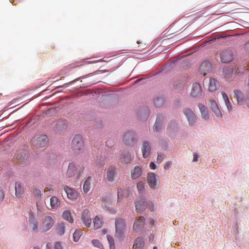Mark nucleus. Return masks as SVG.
<instances>
[{"label":"nucleus","instance_id":"f257e3e1","mask_svg":"<svg viewBox=\"0 0 249 249\" xmlns=\"http://www.w3.org/2000/svg\"><path fill=\"white\" fill-rule=\"evenodd\" d=\"M84 170L82 165L76 166L73 162L69 163L68 169L65 173V177L67 178L78 179Z\"/></svg>","mask_w":249,"mask_h":249},{"label":"nucleus","instance_id":"f03ea898","mask_svg":"<svg viewBox=\"0 0 249 249\" xmlns=\"http://www.w3.org/2000/svg\"><path fill=\"white\" fill-rule=\"evenodd\" d=\"M115 236L119 240L122 241L124 238V231L126 227L125 221L122 218H117L115 220Z\"/></svg>","mask_w":249,"mask_h":249},{"label":"nucleus","instance_id":"7ed1b4c3","mask_svg":"<svg viewBox=\"0 0 249 249\" xmlns=\"http://www.w3.org/2000/svg\"><path fill=\"white\" fill-rule=\"evenodd\" d=\"M71 147L76 154H79L82 151L84 147V141L81 135H75L71 142Z\"/></svg>","mask_w":249,"mask_h":249},{"label":"nucleus","instance_id":"20e7f679","mask_svg":"<svg viewBox=\"0 0 249 249\" xmlns=\"http://www.w3.org/2000/svg\"><path fill=\"white\" fill-rule=\"evenodd\" d=\"M124 143L128 146H133L137 142V137L134 131L126 132L123 137Z\"/></svg>","mask_w":249,"mask_h":249},{"label":"nucleus","instance_id":"39448f33","mask_svg":"<svg viewBox=\"0 0 249 249\" xmlns=\"http://www.w3.org/2000/svg\"><path fill=\"white\" fill-rule=\"evenodd\" d=\"M183 114L185 116L189 124L191 126H194L197 121V117L195 112V110L187 108L183 110Z\"/></svg>","mask_w":249,"mask_h":249},{"label":"nucleus","instance_id":"423d86ee","mask_svg":"<svg viewBox=\"0 0 249 249\" xmlns=\"http://www.w3.org/2000/svg\"><path fill=\"white\" fill-rule=\"evenodd\" d=\"M107 179L109 182H113L118 178V173L117 168L115 166H110L108 167L106 172Z\"/></svg>","mask_w":249,"mask_h":249},{"label":"nucleus","instance_id":"0eeeda50","mask_svg":"<svg viewBox=\"0 0 249 249\" xmlns=\"http://www.w3.org/2000/svg\"><path fill=\"white\" fill-rule=\"evenodd\" d=\"M159 180V176L154 173H148L147 175V182L151 189L156 188Z\"/></svg>","mask_w":249,"mask_h":249},{"label":"nucleus","instance_id":"6e6552de","mask_svg":"<svg viewBox=\"0 0 249 249\" xmlns=\"http://www.w3.org/2000/svg\"><path fill=\"white\" fill-rule=\"evenodd\" d=\"M54 221L50 216H45L42 220L41 228L43 231H46L50 230L53 225Z\"/></svg>","mask_w":249,"mask_h":249},{"label":"nucleus","instance_id":"1a4fd4ad","mask_svg":"<svg viewBox=\"0 0 249 249\" xmlns=\"http://www.w3.org/2000/svg\"><path fill=\"white\" fill-rule=\"evenodd\" d=\"M48 142V139L46 135H41L37 137L34 141V145L37 148L45 146Z\"/></svg>","mask_w":249,"mask_h":249},{"label":"nucleus","instance_id":"9d476101","mask_svg":"<svg viewBox=\"0 0 249 249\" xmlns=\"http://www.w3.org/2000/svg\"><path fill=\"white\" fill-rule=\"evenodd\" d=\"M209 105L211 109L213 110L215 116L217 118H221L222 117V112L214 100H210Z\"/></svg>","mask_w":249,"mask_h":249},{"label":"nucleus","instance_id":"9b49d317","mask_svg":"<svg viewBox=\"0 0 249 249\" xmlns=\"http://www.w3.org/2000/svg\"><path fill=\"white\" fill-rule=\"evenodd\" d=\"M81 219L85 226L87 228L90 227L91 223V219L90 213L88 209H85L82 212Z\"/></svg>","mask_w":249,"mask_h":249},{"label":"nucleus","instance_id":"f8f14e48","mask_svg":"<svg viewBox=\"0 0 249 249\" xmlns=\"http://www.w3.org/2000/svg\"><path fill=\"white\" fill-rule=\"evenodd\" d=\"M220 58L222 63H229L233 59V55L231 51L226 50L220 53Z\"/></svg>","mask_w":249,"mask_h":249},{"label":"nucleus","instance_id":"ddd939ff","mask_svg":"<svg viewBox=\"0 0 249 249\" xmlns=\"http://www.w3.org/2000/svg\"><path fill=\"white\" fill-rule=\"evenodd\" d=\"M147 206V203L146 199L143 197L138 198L135 203L136 211L140 212L144 211L146 209Z\"/></svg>","mask_w":249,"mask_h":249},{"label":"nucleus","instance_id":"4468645a","mask_svg":"<svg viewBox=\"0 0 249 249\" xmlns=\"http://www.w3.org/2000/svg\"><path fill=\"white\" fill-rule=\"evenodd\" d=\"M145 218L143 217H140L139 218L136 219L133 224V230L136 232H140L143 228Z\"/></svg>","mask_w":249,"mask_h":249},{"label":"nucleus","instance_id":"2eb2a0df","mask_svg":"<svg viewBox=\"0 0 249 249\" xmlns=\"http://www.w3.org/2000/svg\"><path fill=\"white\" fill-rule=\"evenodd\" d=\"M64 190L67 194V197L69 199L74 200L78 198V194L73 189L68 186H66L64 187Z\"/></svg>","mask_w":249,"mask_h":249},{"label":"nucleus","instance_id":"dca6fc26","mask_svg":"<svg viewBox=\"0 0 249 249\" xmlns=\"http://www.w3.org/2000/svg\"><path fill=\"white\" fill-rule=\"evenodd\" d=\"M212 70V65L209 62H203L199 68V71L201 74L206 75L207 73L209 72Z\"/></svg>","mask_w":249,"mask_h":249},{"label":"nucleus","instance_id":"f3484780","mask_svg":"<svg viewBox=\"0 0 249 249\" xmlns=\"http://www.w3.org/2000/svg\"><path fill=\"white\" fill-rule=\"evenodd\" d=\"M234 97L236 99L238 104L243 105L245 103V96L243 93L238 89L234 90Z\"/></svg>","mask_w":249,"mask_h":249},{"label":"nucleus","instance_id":"a211bd4d","mask_svg":"<svg viewBox=\"0 0 249 249\" xmlns=\"http://www.w3.org/2000/svg\"><path fill=\"white\" fill-rule=\"evenodd\" d=\"M144 245V238L142 237H138L134 240L132 249H143Z\"/></svg>","mask_w":249,"mask_h":249},{"label":"nucleus","instance_id":"6ab92c4d","mask_svg":"<svg viewBox=\"0 0 249 249\" xmlns=\"http://www.w3.org/2000/svg\"><path fill=\"white\" fill-rule=\"evenodd\" d=\"M142 174V169L141 166H136L131 171V178L132 179L138 178Z\"/></svg>","mask_w":249,"mask_h":249},{"label":"nucleus","instance_id":"aec40b11","mask_svg":"<svg viewBox=\"0 0 249 249\" xmlns=\"http://www.w3.org/2000/svg\"><path fill=\"white\" fill-rule=\"evenodd\" d=\"M198 107L201 112V117L203 119L208 120L210 118V114L207 107L201 104H199Z\"/></svg>","mask_w":249,"mask_h":249},{"label":"nucleus","instance_id":"412c9836","mask_svg":"<svg viewBox=\"0 0 249 249\" xmlns=\"http://www.w3.org/2000/svg\"><path fill=\"white\" fill-rule=\"evenodd\" d=\"M201 94V88L200 85L197 83H194L192 86L190 93L191 95L193 97H196L200 95Z\"/></svg>","mask_w":249,"mask_h":249},{"label":"nucleus","instance_id":"4be33fe9","mask_svg":"<svg viewBox=\"0 0 249 249\" xmlns=\"http://www.w3.org/2000/svg\"><path fill=\"white\" fill-rule=\"evenodd\" d=\"M142 150L144 158H146L149 156L151 152V146L149 142L147 141L143 142Z\"/></svg>","mask_w":249,"mask_h":249},{"label":"nucleus","instance_id":"5701e85b","mask_svg":"<svg viewBox=\"0 0 249 249\" xmlns=\"http://www.w3.org/2000/svg\"><path fill=\"white\" fill-rule=\"evenodd\" d=\"M24 189L20 182H16L15 184V195L16 197L21 198L24 195Z\"/></svg>","mask_w":249,"mask_h":249},{"label":"nucleus","instance_id":"b1692460","mask_svg":"<svg viewBox=\"0 0 249 249\" xmlns=\"http://www.w3.org/2000/svg\"><path fill=\"white\" fill-rule=\"evenodd\" d=\"M219 83L215 79L213 78L210 79L209 84L208 86V90L209 91H215L219 88Z\"/></svg>","mask_w":249,"mask_h":249},{"label":"nucleus","instance_id":"393cba45","mask_svg":"<svg viewBox=\"0 0 249 249\" xmlns=\"http://www.w3.org/2000/svg\"><path fill=\"white\" fill-rule=\"evenodd\" d=\"M50 205L52 209H57L60 205V201L56 196H53L50 198Z\"/></svg>","mask_w":249,"mask_h":249},{"label":"nucleus","instance_id":"a878e982","mask_svg":"<svg viewBox=\"0 0 249 249\" xmlns=\"http://www.w3.org/2000/svg\"><path fill=\"white\" fill-rule=\"evenodd\" d=\"M134 156L128 153H124L121 158V161L125 163H128L133 159Z\"/></svg>","mask_w":249,"mask_h":249},{"label":"nucleus","instance_id":"bb28decb","mask_svg":"<svg viewBox=\"0 0 249 249\" xmlns=\"http://www.w3.org/2000/svg\"><path fill=\"white\" fill-rule=\"evenodd\" d=\"M93 224L95 229H98L101 228L103 224L102 217L97 215L93 219Z\"/></svg>","mask_w":249,"mask_h":249},{"label":"nucleus","instance_id":"cd10ccee","mask_svg":"<svg viewBox=\"0 0 249 249\" xmlns=\"http://www.w3.org/2000/svg\"><path fill=\"white\" fill-rule=\"evenodd\" d=\"M180 28V26H179L178 24H173L168 29L167 33L169 35L176 34L179 31Z\"/></svg>","mask_w":249,"mask_h":249},{"label":"nucleus","instance_id":"c85d7f7f","mask_svg":"<svg viewBox=\"0 0 249 249\" xmlns=\"http://www.w3.org/2000/svg\"><path fill=\"white\" fill-rule=\"evenodd\" d=\"M91 179L90 177H88L84 181L83 191L85 193H87L90 190Z\"/></svg>","mask_w":249,"mask_h":249},{"label":"nucleus","instance_id":"c756f323","mask_svg":"<svg viewBox=\"0 0 249 249\" xmlns=\"http://www.w3.org/2000/svg\"><path fill=\"white\" fill-rule=\"evenodd\" d=\"M29 226L31 230L37 232L38 231V222L34 218H30L29 221Z\"/></svg>","mask_w":249,"mask_h":249},{"label":"nucleus","instance_id":"7c9ffc66","mask_svg":"<svg viewBox=\"0 0 249 249\" xmlns=\"http://www.w3.org/2000/svg\"><path fill=\"white\" fill-rule=\"evenodd\" d=\"M62 217L69 221L70 223H72L73 222V219L71 214V213L70 211L66 210L62 214Z\"/></svg>","mask_w":249,"mask_h":249},{"label":"nucleus","instance_id":"2f4dec72","mask_svg":"<svg viewBox=\"0 0 249 249\" xmlns=\"http://www.w3.org/2000/svg\"><path fill=\"white\" fill-rule=\"evenodd\" d=\"M164 103V99L162 97H157L154 100V104L157 107H161Z\"/></svg>","mask_w":249,"mask_h":249},{"label":"nucleus","instance_id":"473e14b6","mask_svg":"<svg viewBox=\"0 0 249 249\" xmlns=\"http://www.w3.org/2000/svg\"><path fill=\"white\" fill-rule=\"evenodd\" d=\"M83 233L81 230H75L73 234V239L75 242H77Z\"/></svg>","mask_w":249,"mask_h":249},{"label":"nucleus","instance_id":"72a5a7b5","mask_svg":"<svg viewBox=\"0 0 249 249\" xmlns=\"http://www.w3.org/2000/svg\"><path fill=\"white\" fill-rule=\"evenodd\" d=\"M223 73L225 77L228 78L231 76L232 74V70L228 67L223 68Z\"/></svg>","mask_w":249,"mask_h":249},{"label":"nucleus","instance_id":"f704fd0d","mask_svg":"<svg viewBox=\"0 0 249 249\" xmlns=\"http://www.w3.org/2000/svg\"><path fill=\"white\" fill-rule=\"evenodd\" d=\"M57 231L60 235L63 234L65 232V225L63 223H59L57 226Z\"/></svg>","mask_w":249,"mask_h":249},{"label":"nucleus","instance_id":"c9c22d12","mask_svg":"<svg viewBox=\"0 0 249 249\" xmlns=\"http://www.w3.org/2000/svg\"><path fill=\"white\" fill-rule=\"evenodd\" d=\"M137 189L140 193H143L145 190V183L143 181H139L137 184Z\"/></svg>","mask_w":249,"mask_h":249},{"label":"nucleus","instance_id":"e433bc0d","mask_svg":"<svg viewBox=\"0 0 249 249\" xmlns=\"http://www.w3.org/2000/svg\"><path fill=\"white\" fill-rule=\"evenodd\" d=\"M33 193L35 197L38 199L40 198L41 196V192L38 188L37 187H34L33 189Z\"/></svg>","mask_w":249,"mask_h":249},{"label":"nucleus","instance_id":"4c0bfd02","mask_svg":"<svg viewBox=\"0 0 249 249\" xmlns=\"http://www.w3.org/2000/svg\"><path fill=\"white\" fill-rule=\"evenodd\" d=\"M107 239L110 245V249H115V244L113 237L109 235H107Z\"/></svg>","mask_w":249,"mask_h":249},{"label":"nucleus","instance_id":"58836bf2","mask_svg":"<svg viewBox=\"0 0 249 249\" xmlns=\"http://www.w3.org/2000/svg\"><path fill=\"white\" fill-rule=\"evenodd\" d=\"M92 243L94 246L97 247L100 249H104L103 246L101 242L96 239H94L92 241Z\"/></svg>","mask_w":249,"mask_h":249},{"label":"nucleus","instance_id":"ea45409f","mask_svg":"<svg viewBox=\"0 0 249 249\" xmlns=\"http://www.w3.org/2000/svg\"><path fill=\"white\" fill-rule=\"evenodd\" d=\"M161 128V124L160 122V121H158V118H157L156 121V122L154 124V130L158 132L160 130Z\"/></svg>","mask_w":249,"mask_h":249},{"label":"nucleus","instance_id":"a19ab883","mask_svg":"<svg viewBox=\"0 0 249 249\" xmlns=\"http://www.w3.org/2000/svg\"><path fill=\"white\" fill-rule=\"evenodd\" d=\"M123 189L121 188H118L117 189V193H118V202L122 199L123 197V195L122 194Z\"/></svg>","mask_w":249,"mask_h":249},{"label":"nucleus","instance_id":"79ce46f5","mask_svg":"<svg viewBox=\"0 0 249 249\" xmlns=\"http://www.w3.org/2000/svg\"><path fill=\"white\" fill-rule=\"evenodd\" d=\"M91 93V92L89 89H88L82 92H77L76 93V96L79 97L83 96V95H87Z\"/></svg>","mask_w":249,"mask_h":249},{"label":"nucleus","instance_id":"37998d69","mask_svg":"<svg viewBox=\"0 0 249 249\" xmlns=\"http://www.w3.org/2000/svg\"><path fill=\"white\" fill-rule=\"evenodd\" d=\"M104 61L103 59H98V60H94L92 61H86L84 60V64H89L91 63H95L99 62H102Z\"/></svg>","mask_w":249,"mask_h":249},{"label":"nucleus","instance_id":"c03bdc74","mask_svg":"<svg viewBox=\"0 0 249 249\" xmlns=\"http://www.w3.org/2000/svg\"><path fill=\"white\" fill-rule=\"evenodd\" d=\"M225 103L227 106V109L229 111H231L232 110V106L230 101H227L225 102Z\"/></svg>","mask_w":249,"mask_h":249},{"label":"nucleus","instance_id":"a18cd8bd","mask_svg":"<svg viewBox=\"0 0 249 249\" xmlns=\"http://www.w3.org/2000/svg\"><path fill=\"white\" fill-rule=\"evenodd\" d=\"M244 101H245L244 104H246L247 107L248 108H249V94H248L245 96V99Z\"/></svg>","mask_w":249,"mask_h":249},{"label":"nucleus","instance_id":"49530a36","mask_svg":"<svg viewBox=\"0 0 249 249\" xmlns=\"http://www.w3.org/2000/svg\"><path fill=\"white\" fill-rule=\"evenodd\" d=\"M104 71H95L94 72H93L92 73H91L88 74L87 75H84L83 76H82L81 78H86V77H87V76H88L89 75H91L93 74H96V73H100V72H103Z\"/></svg>","mask_w":249,"mask_h":249},{"label":"nucleus","instance_id":"de8ad7c7","mask_svg":"<svg viewBox=\"0 0 249 249\" xmlns=\"http://www.w3.org/2000/svg\"><path fill=\"white\" fill-rule=\"evenodd\" d=\"M54 249H63L60 242H56L54 245Z\"/></svg>","mask_w":249,"mask_h":249},{"label":"nucleus","instance_id":"09e8293b","mask_svg":"<svg viewBox=\"0 0 249 249\" xmlns=\"http://www.w3.org/2000/svg\"><path fill=\"white\" fill-rule=\"evenodd\" d=\"M164 157V156L163 154H158L157 157L158 162H161L163 160Z\"/></svg>","mask_w":249,"mask_h":249},{"label":"nucleus","instance_id":"8fccbe9b","mask_svg":"<svg viewBox=\"0 0 249 249\" xmlns=\"http://www.w3.org/2000/svg\"><path fill=\"white\" fill-rule=\"evenodd\" d=\"M172 165V162L171 161H168L166 163V164L164 165V168L165 170H167L169 169Z\"/></svg>","mask_w":249,"mask_h":249},{"label":"nucleus","instance_id":"3c124183","mask_svg":"<svg viewBox=\"0 0 249 249\" xmlns=\"http://www.w3.org/2000/svg\"><path fill=\"white\" fill-rule=\"evenodd\" d=\"M4 197V194L3 191L0 189V202H2Z\"/></svg>","mask_w":249,"mask_h":249},{"label":"nucleus","instance_id":"603ef678","mask_svg":"<svg viewBox=\"0 0 249 249\" xmlns=\"http://www.w3.org/2000/svg\"><path fill=\"white\" fill-rule=\"evenodd\" d=\"M77 81V79L74 80H73L72 81H71L70 82H68L67 83H66L62 87H68L69 86H70V85L73 84L74 82Z\"/></svg>","mask_w":249,"mask_h":249},{"label":"nucleus","instance_id":"864d4df0","mask_svg":"<svg viewBox=\"0 0 249 249\" xmlns=\"http://www.w3.org/2000/svg\"><path fill=\"white\" fill-rule=\"evenodd\" d=\"M222 95L223 98L224 99V102L229 100L228 97L226 93H225V92H222Z\"/></svg>","mask_w":249,"mask_h":249},{"label":"nucleus","instance_id":"5fc2aeb1","mask_svg":"<svg viewBox=\"0 0 249 249\" xmlns=\"http://www.w3.org/2000/svg\"><path fill=\"white\" fill-rule=\"evenodd\" d=\"M150 168L152 170H155L156 168V164L154 162H151L150 163Z\"/></svg>","mask_w":249,"mask_h":249},{"label":"nucleus","instance_id":"6e6d98bb","mask_svg":"<svg viewBox=\"0 0 249 249\" xmlns=\"http://www.w3.org/2000/svg\"><path fill=\"white\" fill-rule=\"evenodd\" d=\"M198 156L197 153H194L193 155V160L194 162L197 161L198 160Z\"/></svg>","mask_w":249,"mask_h":249},{"label":"nucleus","instance_id":"4d7b16f0","mask_svg":"<svg viewBox=\"0 0 249 249\" xmlns=\"http://www.w3.org/2000/svg\"><path fill=\"white\" fill-rule=\"evenodd\" d=\"M244 48L246 51L249 52V41L245 45Z\"/></svg>","mask_w":249,"mask_h":249},{"label":"nucleus","instance_id":"13d9d810","mask_svg":"<svg viewBox=\"0 0 249 249\" xmlns=\"http://www.w3.org/2000/svg\"><path fill=\"white\" fill-rule=\"evenodd\" d=\"M154 237H155V236L154 234H150V236H149V241L150 242L153 241V240L154 239Z\"/></svg>","mask_w":249,"mask_h":249},{"label":"nucleus","instance_id":"bf43d9fd","mask_svg":"<svg viewBox=\"0 0 249 249\" xmlns=\"http://www.w3.org/2000/svg\"><path fill=\"white\" fill-rule=\"evenodd\" d=\"M17 160H18V161L20 163V164H22L23 163V161L21 159V157H20L19 158H18V156H17Z\"/></svg>","mask_w":249,"mask_h":249},{"label":"nucleus","instance_id":"052dcab7","mask_svg":"<svg viewBox=\"0 0 249 249\" xmlns=\"http://www.w3.org/2000/svg\"><path fill=\"white\" fill-rule=\"evenodd\" d=\"M51 244L50 243H47L46 244V249H51Z\"/></svg>","mask_w":249,"mask_h":249},{"label":"nucleus","instance_id":"680f3d73","mask_svg":"<svg viewBox=\"0 0 249 249\" xmlns=\"http://www.w3.org/2000/svg\"><path fill=\"white\" fill-rule=\"evenodd\" d=\"M102 232L103 234H105L107 232V231L106 230L104 229L102 230Z\"/></svg>","mask_w":249,"mask_h":249},{"label":"nucleus","instance_id":"e2e57ef3","mask_svg":"<svg viewBox=\"0 0 249 249\" xmlns=\"http://www.w3.org/2000/svg\"><path fill=\"white\" fill-rule=\"evenodd\" d=\"M144 111H145V113H146V116H147V115H148V109H145L144 110Z\"/></svg>","mask_w":249,"mask_h":249},{"label":"nucleus","instance_id":"0e129e2a","mask_svg":"<svg viewBox=\"0 0 249 249\" xmlns=\"http://www.w3.org/2000/svg\"><path fill=\"white\" fill-rule=\"evenodd\" d=\"M154 223H155V221H154V220H151L150 221V223H151V224H154Z\"/></svg>","mask_w":249,"mask_h":249},{"label":"nucleus","instance_id":"69168bd1","mask_svg":"<svg viewBox=\"0 0 249 249\" xmlns=\"http://www.w3.org/2000/svg\"><path fill=\"white\" fill-rule=\"evenodd\" d=\"M116 210H115L114 209H113V210H112V213H116Z\"/></svg>","mask_w":249,"mask_h":249},{"label":"nucleus","instance_id":"338daca9","mask_svg":"<svg viewBox=\"0 0 249 249\" xmlns=\"http://www.w3.org/2000/svg\"><path fill=\"white\" fill-rule=\"evenodd\" d=\"M33 249H40L39 248L37 247H35L33 248Z\"/></svg>","mask_w":249,"mask_h":249},{"label":"nucleus","instance_id":"774afa93","mask_svg":"<svg viewBox=\"0 0 249 249\" xmlns=\"http://www.w3.org/2000/svg\"><path fill=\"white\" fill-rule=\"evenodd\" d=\"M153 249H158L157 247L155 246V247H154Z\"/></svg>","mask_w":249,"mask_h":249}]
</instances>
